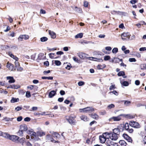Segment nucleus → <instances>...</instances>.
Wrapping results in <instances>:
<instances>
[{
    "mask_svg": "<svg viewBox=\"0 0 146 146\" xmlns=\"http://www.w3.org/2000/svg\"><path fill=\"white\" fill-rule=\"evenodd\" d=\"M116 88V87L115 85H112L110 86L109 88L110 90H114Z\"/></svg>",
    "mask_w": 146,
    "mask_h": 146,
    "instance_id": "79ce46f5",
    "label": "nucleus"
},
{
    "mask_svg": "<svg viewBox=\"0 0 146 146\" xmlns=\"http://www.w3.org/2000/svg\"><path fill=\"white\" fill-rule=\"evenodd\" d=\"M66 119L68 121L70 124L74 125L75 122L74 118L72 117H66Z\"/></svg>",
    "mask_w": 146,
    "mask_h": 146,
    "instance_id": "7ed1b4c3",
    "label": "nucleus"
},
{
    "mask_svg": "<svg viewBox=\"0 0 146 146\" xmlns=\"http://www.w3.org/2000/svg\"><path fill=\"white\" fill-rule=\"evenodd\" d=\"M16 68H17V70L18 71H21L23 70V68L21 67L20 66H19L18 67H17Z\"/></svg>",
    "mask_w": 146,
    "mask_h": 146,
    "instance_id": "864d4df0",
    "label": "nucleus"
},
{
    "mask_svg": "<svg viewBox=\"0 0 146 146\" xmlns=\"http://www.w3.org/2000/svg\"><path fill=\"white\" fill-rule=\"evenodd\" d=\"M81 119L84 121H87L89 120V119L86 116L82 115L80 117Z\"/></svg>",
    "mask_w": 146,
    "mask_h": 146,
    "instance_id": "393cba45",
    "label": "nucleus"
},
{
    "mask_svg": "<svg viewBox=\"0 0 146 146\" xmlns=\"http://www.w3.org/2000/svg\"><path fill=\"white\" fill-rule=\"evenodd\" d=\"M119 136L113 132H111L110 138L112 140L115 141L117 139Z\"/></svg>",
    "mask_w": 146,
    "mask_h": 146,
    "instance_id": "20e7f679",
    "label": "nucleus"
},
{
    "mask_svg": "<svg viewBox=\"0 0 146 146\" xmlns=\"http://www.w3.org/2000/svg\"><path fill=\"white\" fill-rule=\"evenodd\" d=\"M129 33H123L121 35V39H122V38H129Z\"/></svg>",
    "mask_w": 146,
    "mask_h": 146,
    "instance_id": "a211bd4d",
    "label": "nucleus"
},
{
    "mask_svg": "<svg viewBox=\"0 0 146 146\" xmlns=\"http://www.w3.org/2000/svg\"><path fill=\"white\" fill-rule=\"evenodd\" d=\"M105 143L106 146H114V142L110 140H107Z\"/></svg>",
    "mask_w": 146,
    "mask_h": 146,
    "instance_id": "dca6fc26",
    "label": "nucleus"
},
{
    "mask_svg": "<svg viewBox=\"0 0 146 146\" xmlns=\"http://www.w3.org/2000/svg\"><path fill=\"white\" fill-rule=\"evenodd\" d=\"M123 127L118 126L117 128L113 130V132L119 136L120 132L123 130Z\"/></svg>",
    "mask_w": 146,
    "mask_h": 146,
    "instance_id": "f257e3e1",
    "label": "nucleus"
},
{
    "mask_svg": "<svg viewBox=\"0 0 146 146\" xmlns=\"http://www.w3.org/2000/svg\"><path fill=\"white\" fill-rule=\"evenodd\" d=\"M125 129L130 133L133 132V130L132 128H129V124L126 123L125 125Z\"/></svg>",
    "mask_w": 146,
    "mask_h": 146,
    "instance_id": "0eeeda50",
    "label": "nucleus"
},
{
    "mask_svg": "<svg viewBox=\"0 0 146 146\" xmlns=\"http://www.w3.org/2000/svg\"><path fill=\"white\" fill-rule=\"evenodd\" d=\"M36 56V53H35L33 55H32L31 57V59L33 60H35V58Z\"/></svg>",
    "mask_w": 146,
    "mask_h": 146,
    "instance_id": "5fc2aeb1",
    "label": "nucleus"
},
{
    "mask_svg": "<svg viewBox=\"0 0 146 146\" xmlns=\"http://www.w3.org/2000/svg\"><path fill=\"white\" fill-rule=\"evenodd\" d=\"M11 88L12 89H17L20 87V86L19 85H11Z\"/></svg>",
    "mask_w": 146,
    "mask_h": 146,
    "instance_id": "f704fd0d",
    "label": "nucleus"
},
{
    "mask_svg": "<svg viewBox=\"0 0 146 146\" xmlns=\"http://www.w3.org/2000/svg\"><path fill=\"white\" fill-rule=\"evenodd\" d=\"M60 93L62 96H63L65 94V92L63 90H61L60 91Z\"/></svg>",
    "mask_w": 146,
    "mask_h": 146,
    "instance_id": "69168bd1",
    "label": "nucleus"
},
{
    "mask_svg": "<svg viewBox=\"0 0 146 146\" xmlns=\"http://www.w3.org/2000/svg\"><path fill=\"white\" fill-rule=\"evenodd\" d=\"M51 137V136L50 135H48L46 137V139L48 140H50Z\"/></svg>",
    "mask_w": 146,
    "mask_h": 146,
    "instance_id": "0e129e2a",
    "label": "nucleus"
},
{
    "mask_svg": "<svg viewBox=\"0 0 146 146\" xmlns=\"http://www.w3.org/2000/svg\"><path fill=\"white\" fill-rule=\"evenodd\" d=\"M52 134L53 137L54 138H57L59 137L60 136V135L56 132H53Z\"/></svg>",
    "mask_w": 146,
    "mask_h": 146,
    "instance_id": "cd10ccee",
    "label": "nucleus"
},
{
    "mask_svg": "<svg viewBox=\"0 0 146 146\" xmlns=\"http://www.w3.org/2000/svg\"><path fill=\"white\" fill-rule=\"evenodd\" d=\"M42 79H48V80H52L53 79V77L51 76H49V77H46V76H43L41 78Z\"/></svg>",
    "mask_w": 146,
    "mask_h": 146,
    "instance_id": "473e14b6",
    "label": "nucleus"
},
{
    "mask_svg": "<svg viewBox=\"0 0 146 146\" xmlns=\"http://www.w3.org/2000/svg\"><path fill=\"white\" fill-rule=\"evenodd\" d=\"M127 116L129 119H132L134 118L135 117L134 115H133L130 114H128Z\"/></svg>",
    "mask_w": 146,
    "mask_h": 146,
    "instance_id": "49530a36",
    "label": "nucleus"
},
{
    "mask_svg": "<svg viewBox=\"0 0 146 146\" xmlns=\"http://www.w3.org/2000/svg\"><path fill=\"white\" fill-rule=\"evenodd\" d=\"M48 33L49 35L52 38H56V33L53 31L50 30L48 31Z\"/></svg>",
    "mask_w": 146,
    "mask_h": 146,
    "instance_id": "ddd939ff",
    "label": "nucleus"
},
{
    "mask_svg": "<svg viewBox=\"0 0 146 146\" xmlns=\"http://www.w3.org/2000/svg\"><path fill=\"white\" fill-rule=\"evenodd\" d=\"M113 93V94L116 96H117L118 95V93L115 90H113V91H111L110 92V93Z\"/></svg>",
    "mask_w": 146,
    "mask_h": 146,
    "instance_id": "09e8293b",
    "label": "nucleus"
},
{
    "mask_svg": "<svg viewBox=\"0 0 146 146\" xmlns=\"http://www.w3.org/2000/svg\"><path fill=\"white\" fill-rule=\"evenodd\" d=\"M106 67V66L105 64H98L97 66V68L98 69H102L103 68H105Z\"/></svg>",
    "mask_w": 146,
    "mask_h": 146,
    "instance_id": "b1692460",
    "label": "nucleus"
},
{
    "mask_svg": "<svg viewBox=\"0 0 146 146\" xmlns=\"http://www.w3.org/2000/svg\"><path fill=\"white\" fill-rule=\"evenodd\" d=\"M19 138L18 136L16 135H10L9 139L14 142H16L18 140Z\"/></svg>",
    "mask_w": 146,
    "mask_h": 146,
    "instance_id": "6e6552de",
    "label": "nucleus"
},
{
    "mask_svg": "<svg viewBox=\"0 0 146 146\" xmlns=\"http://www.w3.org/2000/svg\"><path fill=\"white\" fill-rule=\"evenodd\" d=\"M22 117L21 116H20L17 118V120L18 121H20L22 120Z\"/></svg>",
    "mask_w": 146,
    "mask_h": 146,
    "instance_id": "680f3d73",
    "label": "nucleus"
},
{
    "mask_svg": "<svg viewBox=\"0 0 146 146\" xmlns=\"http://www.w3.org/2000/svg\"><path fill=\"white\" fill-rule=\"evenodd\" d=\"M84 84V82L82 81H80L78 83V85L79 86H81Z\"/></svg>",
    "mask_w": 146,
    "mask_h": 146,
    "instance_id": "6e6d98bb",
    "label": "nucleus"
},
{
    "mask_svg": "<svg viewBox=\"0 0 146 146\" xmlns=\"http://www.w3.org/2000/svg\"><path fill=\"white\" fill-rule=\"evenodd\" d=\"M7 66L10 70H12L13 69V65L12 64H7Z\"/></svg>",
    "mask_w": 146,
    "mask_h": 146,
    "instance_id": "7c9ffc66",
    "label": "nucleus"
},
{
    "mask_svg": "<svg viewBox=\"0 0 146 146\" xmlns=\"http://www.w3.org/2000/svg\"><path fill=\"white\" fill-rule=\"evenodd\" d=\"M135 38V36L134 35H133L131 36H130V35H129V38H122L123 40H134Z\"/></svg>",
    "mask_w": 146,
    "mask_h": 146,
    "instance_id": "6ab92c4d",
    "label": "nucleus"
},
{
    "mask_svg": "<svg viewBox=\"0 0 146 146\" xmlns=\"http://www.w3.org/2000/svg\"><path fill=\"white\" fill-rule=\"evenodd\" d=\"M123 137L129 142H132V140L131 138L127 134L125 133L123 134Z\"/></svg>",
    "mask_w": 146,
    "mask_h": 146,
    "instance_id": "9d476101",
    "label": "nucleus"
},
{
    "mask_svg": "<svg viewBox=\"0 0 146 146\" xmlns=\"http://www.w3.org/2000/svg\"><path fill=\"white\" fill-rule=\"evenodd\" d=\"M122 85L124 86H127L129 85V82L127 81H123L122 83Z\"/></svg>",
    "mask_w": 146,
    "mask_h": 146,
    "instance_id": "e433bc0d",
    "label": "nucleus"
},
{
    "mask_svg": "<svg viewBox=\"0 0 146 146\" xmlns=\"http://www.w3.org/2000/svg\"><path fill=\"white\" fill-rule=\"evenodd\" d=\"M26 96L27 98H29L31 96V95L30 92L27 91L26 92Z\"/></svg>",
    "mask_w": 146,
    "mask_h": 146,
    "instance_id": "a18cd8bd",
    "label": "nucleus"
},
{
    "mask_svg": "<svg viewBox=\"0 0 146 146\" xmlns=\"http://www.w3.org/2000/svg\"><path fill=\"white\" fill-rule=\"evenodd\" d=\"M129 60L130 62H135L136 61V60L134 58H129Z\"/></svg>",
    "mask_w": 146,
    "mask_h": 146,
    "instance_id": "c03bdc74",
    "label": "nucleus"
},
{
    "mask_svg": "<svg viewBox=\"0 0 146 146\" xmlns=\"http://www.w3.org/2000/svg\"><path fill=\"white\" fill-rule=\"evenodd\" d=\"M27 133L28 134L31 135V138L32 139H34L35 140H37V138H36V133L35 132L29 130L28 131Z\"/></svg>",
    "mask_w": 146,
    "mask_h": 146,
    "instance_id": "39448f33",
    "label": "nucleus"
},
{
    "mask_svg": "<svg viewBox=\"0 0 146 146\" xmlns=\"http://www.w3.org/2000/svg\"><path fill=\"white\" fill-rule=\"evenodd\" d=\"M83 36V34L82 33H79L75 36V38H82Z\"/></svg>",
    "mask_w": 146,
    "mask_h": 146,
    "instance_id": "2f4dec72",
    "label": "nucleus"
},
{
    "mask_svg": "<svg viewBox=\"0 0 146 146\" xmlns=\"http://www.w3.org/2000/svg\"><path fill=\"white\" fill-rule=\"evenodd\" d=\"M38 108L36 107H33L32 108V110H30V111H34L35 110H37Z\"/></svg>",
    "mask_w": 146,
    "mask_h": 146,
    "instance_id": "e2e57ef3",
    "label": "nucleus"
},
{
    "mask_svg": "<svg viewBox=\"0 0 146 146\" xmlns=\"http://www.w3.org/2000/svg\"><path fill=\"white\" fill-rule=\"evenodd\" d=\"M2 134L1 136H2L3 137L7 139H9L10 135L7 133L2 132Z\"/></svg>",
    "mask_w": 146,
    "mask_h": 146,
    "instance_id": "412c9836",
    "label": "nucleus"
},
{
    "mask_svg": "<svg viewBox=\"0 0 146 146\" xmlns=\"http://www.w3.org/2000/svg\"><path fill=\"white\" fill-rule=\"evenodd\" d=\"M86 108L83 109H80L79 110L80 112H86Z\"/></svg>",
    "mask_w": 146,
    "mask_h": 146,
    "instance_id": "13d9d810",
    "label": "nucleus"
},
{
    "mask_svg": "<svg viewBox=\"0 0 146 146\" xmlns=\"http://www.w3.org/2000/svg\"><path fill=\"white\" fill-rule=\"evenodd\" d=\"M7 79L9 80L8 82L9 83H13L15 82V80L14 79V78L12 76H7L6 77Z\"/></svg>",
    "mask_w": 146,
    "mask_h": 146,
    "instance_id": "2eb2a0df",
    "label": "nucleus"
},
{
    "mask_svg": "<svg viewBox=\"0 0 146 146\" xmlns=\"http://www.w3.org/2000/svg\"><path fill=\"white\" fill-rule=\"evenodd\" d=\"M139 50L141 51H144L146 50V47H143L141 48H139Z\"/></svg>",
    "mask_w": 146,
    "mask_h": 146,
    "instance_id": "052dcab7",
    "label": "nucleus"
},
{
    "mask_svg": "<svg viewBox=\"0 0 146 146\" xmlns=\"http://www.w3.org/2000/svg\"><path fill=\"white\" fill-rule=\"evenodd\" d=\"M129 125L132 127L135 128H139L140 127V125L138 123L133 121H130Z\"/></svg>",
    "mask_w": 146,
    "mask_h": 146,
    "instance_id": "f03ea898",
    "label": "nucleus"
},
{
    "mask_svg": "<svg viewBox=\"0 0 146 146\" xmlns=\"http://www.w3.org/2000/svg\"><path fill=\"white\" fill-rule=\"evenodd\" d=\"M73 59L75 61V62H76L77 63L79 62V60L76 57H74L73 58Z\"/></svg>",
    "mask_w": 146,
    "mask_h": 146,
    "instance_id": "bf43d9fd",
    "label": "nucleus"
},
{
    "mask_svg": "<svg viewBox=\"0 0 146 146\" xmlns=\"http://www.w3.org/2000/svg\"><path fill=\"white\" fill-rule=\"evenodd\" d=\"M23 131L20 129L17 133V135L21 137L23 136Z\"/></svg>",
    "mask_w": 146,
    "mask_h": 146,
    "instance_id": "c756f323",
    "label": "nucleus"
},
{
    "mask_svg": "<svg viewBox=\"0 0 146 146\" xmlns=\"http://www.w3.org/2000/svg\"><path fill=\"white\" fill-rule=\"evenodd\" d=\"M20 129L23 131H25L27 130V127L25 124H23L20 126Z\"/></svg>",
    "mask_w": 146,
    "mask_h": 146,
    "instance_id": "9b49d317",
    "label": "nucleus"
},
{
    "mask_svg": "<svg viewBox=\"0 0 146 146\" xmlns=\"http://www.w3.org/2000/svg\"><path fill=\"white\" fill-rule=\"evenodd\" d=\"M29 36L27 35H20L18 38L19 40L22 41L23 39L25 40H27L29 38Z\"/></svg>",
    "mask_w": 146,
    "mask_h": 146,
    "instance_id": "1a4fd4ad",
    "label": "nucleus"
},
{
    "mask_svg": "<svg viewBox=\"0 0 146 146\" xmlns=\"http://www.w3.org/2000/svg\"><path fill=\"white\" fill-rule=\"evenodd\" d=\"M111 13L112 15H121L122 14L123 12H122L119 11H116L115 10H113L111 11Z\"/></svg>",
    "mask_w": 146,
    "mask_h": 146,
    "instance_id": "4468645a",
    "label": "nucleus"
},
{
    "mask_svg": "<svg viewBox=\"0 0 146 146\" xmlns=\"http://www.w3.org/2000/svg\"><path fill=\"white\" fill-rule=\"evenodd\" d=\"M122 114H121L119 115L117 117H112L110 118L109 119L110 121H111L112 120H113L114 121H120L121 119L120 116H122Z\"/></svg>",
    "mask_w": 146,
    "mask_h": 146,
    "instance_id": "423d86ee",
    "label": "nucleus"
},
{
    "mask_svg": "<svg viewBox=\"0 0 146 146\" xmlns=\"http://www.w3.org/2000/svg\"><path fill=\"white\" fill-rule=\"evenodd\" d=\"M55 63L56 66H58L60 65L61 64V62L59 60H55Z\"/></svg>",
    "mask_w": 146,
    "mask_h": 146,
    "instance_id": "ea45409f",
    "label": "nucleus"
},
{
    "mask_svg": "<svg viewBox=\"0 0 146 146\" xmlns=\"http://www.w3.org/2000/svg\"><path fill=\"white\" fill-rule=\"evenodd\" d=\"M22 107L18 106L15 108V110L17 111H18L22 110Z\"/></svg>",
    "mask_w": 146,
    "mask_h": 146,
    "instance_id": "de8ad7c7",
    "label": "nucleus"
},
{
    "mask_svg": "<svg viewBox=\"0 0 146 146\" xmlns=\"http://www.w3.org/2000/svg\"><path fill=\"white\" fill-rule=\"evenodd\" d=\"M131 104V102L129 101L125 100L124 101V104L126 106H129Z\"/></svg>",
    "mask_w": 146,
    "mask_h": 146,
    "instance_id": "58836bf2",
    "label": "nucleus"
},
{
    "mask_svg": "<svg viewBox=\"0 0 146 146\" xmlns=\"http://www.w3.org/2000/svg\"><path fill=\"white\" fill-rule=\"evenodd\" d=\"M106 138L102 135L99 136V139L100 142L102 143H104L105 142L106 140Z\"/></svg>",
    "mask_w": 146,
    "mask_h": 146,
    "instance_id": "f8f14e48",
    "label": "nucleus"
},
{
    "mask_svg": "<svg viewBox=\"0 0 146 146\" xmlns=\"http://www.w3.org/2000/svg\"><path fill=\"white\" fill-rule=\"evenodd\" d=\"M112 52L114 54H116L118 51V49L117 48H114L112 50Z\"/></svg>",
    "mask_w": 146,
    "mask_h": 146,
    "instance_id": "4c0bfd02",
    "label": "nucleus"
},
{
    "mask_svg": "<svg viewBox=\"0 0 146 146\" xmlns=\"http://www.w3.org/2000/svg\"><path fill=\"white\" fill-rule=\"evenodd\" d=\"M125 75V72L124 71H121L119 72L117 74L118 76H123Z\"/></svg>",
    "mask_w": 146,
    "mask_h": 146,
    "instance_id": "c9c22d12",
    "label": "nucleus"
},
{
    "mask_svg": "<svg viewBox=\"0 0 146 146\" xmlns=\"http://www.w3.org/2000/svg\"><path fill=\"white\" fill-rule=\"evenodd\" d=\"M45 135V133L44 132L41 131H40L38 132V135L39 136L41 137L44 135Z\"/></svg>",
    "mask_w": 146,
    "mask_h": 146,
    "instance_id": "a19ab883",
    "label": "nucleus"
},
{
    "mask_svg": "<svg viewBox=\"0 0 146 146\" xmlns=\"http://www.w3.org/2000/svg\"><path fill=\"white\" fill-rule=\"evenodd\" d=\"M31 120V118L29 117H27L26 118H25L24 119V120L25 121H30Z\"/></svg>",
    "mask_w": 146,
    "mask_h": 146,
    "instance_id": "3c124183",
    "label": "nucleus"
},
{
    "mask_svg": "<svg viewBox=\"0 0 146 146\" xmlns=\"http://www.w3.org/2000/svg\"><path fill=\"white\" fill-rule=\"evenodd\" d=\"M44 56V54L42 53H40L38 56L37 60H41L43 59V57Z\"/></svg>",
    "mask_w": 146,
    "mask_h": 146,
    "instance_id": "4be33fe9",
    "label": "nucleus"
},
{
    "mask_svg": "<svg viewBox=\"0 0 146 146\" xmlns=\"http://www.w3.org/2000/svg\"><path fill=\"white\" fill-rule=\"evenodd\" d=\"M56 91H51L49 93L48 95V97L49 98H52L56 94Z\"/></svg>",
    "mask_w": 146,
    "mask_h": 146,
    "instance_id": "f3484780",
    "label": "nucleus"
},
{
    "mask_svg": "<svg viewBox=\"0 0 146 146\" xmlns=\"http://www.w3.org/2000/svg\"><path fill=\"white\" fill-rule=\"evenodd\" d=\"M91 116L92 118L95 119H98L99 118V116L96 113L92 114Z\"/></svg>",
    "mask_w": 146,
    "mask_h": 146,
    "instance_id": "c85d7f7f",
    "label": "nucleus"
},
{
    "mask_svg": "<svg viewBox=\"0 0 146 146\" xmlns=\"http://www.w3.org/2000/svg\"><path fill=\"white\" fill-rule=\"evenodd\" d=\"M111 133V132L109 133L106 132L103 133L102 135L106 137V138L108 139L109 138H110Z\"/></svg>",
    "mask_w": 146,
    "mask_h": 146,
    "instance_id": "5701e85b",
    "label": "nucleus"
},
{
    "mask_svg": "<svg viewBox=\"0 0 146 146\" xmlns=\"http://www.w3.org/2000/svg\"><path fill=\"white\" fill-rule=\"evenodd\" d=\"M86 112H92L94 111L95 110V109L90 107L86 108Z\"/></svg>",
    "mask_w": 146,
    "mask_h": 146,
    "instance_id": "aec40b11",
    "label": "nucleus"
},
{
    "mask_svg": "<svg viewBox=\"0 0 146 146\" xmlns=\"http://www.w3.org/2000/svg\"><path fill=\"white\" fill-rule=\"evenodd\" d=\"M119 143L121 146H126L127 145V143L124 140H120Z\"/></svg>",
    "mask_w": 146,
    "mask_h": 146,
    "instance_id": "bb28decb",
    "label": "nucleus"
},
{
    "mask_svg": "<svg viewBox=\"0 0 146 146\" xmlns=\"http://www.w3.org/2000/svg\"><path fill=\"white\" fill-rule=\"evenodd\" d=\"M48 39L46 37H43L40 38V41L42 42H44L46 41Z\"/></svg>",
    "mask_w": 146,
    "mask_h": 146,
    "instance_id": "72a5a7b5",
    "label": "nucleus"
},
{
    "mask_svg": "<svg viewBox=\"0 0 146 146\" xmlns=\"http://www.w3.org/2000/svg\"><path fill=\"white\" fill-rule=\"evenodd\" d=\"M88 3L87 1H84V6L85 7H87L88 6Z\"/></svg>",
    "mask_w": 146,
    "mask_h": 146,
    "instance_id": "8fccbe9b",
    "label": "nucleus"
},
{
    "mask_svg": "<svg viewBox=\"0 0 146 146\" xmlns=\"http://www.w3.org/2000/svg\"><path fill=\"white\" fill-rule=\"evenodd\" d=\"M15 63L16 68L20 66L19 64L18 61H15Z\"/></svg>",
    "mask_w": 146,
    "mask_h": 146,
    "instance_id": "338daca9",
    "label": "nucleus"
},
{
    "mask_svg": "<svg viewBox=\"0 0 146 146\" xmlns=\"http://www.w3.org/2000/svg\"><path fill=\"white\" fill-rule=\"evenodd\" d=\"M84 54H83L82 53H79V54L78 55L79 57L81 58H84Z\"/></svg>",
    "mask_w": 146,
    "mask_h": 146,
    "instance_id": "603ef678",
    "label": "nucleus"
},
{
    "mask_svg": "<svg viewBox=\"0 0 146 146\" xmlns=\"http://www.w3.org/2000/svg\"><path fill=\"white\" fill-rule=\"evenodd\" d=\"M19 101V99L18 98H15L13 97L12 98L11 100V103H14L18 102Z\"/></svg>",
    "mask_w": 146,
    "mask_h": 146,
    "instance_id": "a878e982",
    "label": "nucleus"
},
{
    "mask_svg": "<svg viewBox=\"0 0 146 146\" xmlns=\"http://www.w3.org/2000/svg\"><path fill=\"white\" fill-rule=\"evenodd\" d=\"M44 65L46 66H48L49 65V62L47 61L46 62H45L44 63Z\"/></svg>",
    "mask_w": 146,
    "mask_h": 146,
    "instance_id": "774afa93",
    "label": "nucleus"
},
{
    "mask_svg": "<svg viewBox=\"0 0 146 146\" xmlns=\"http://www.w3.org/2000/svg\"><path fill=\"white\" fill-rule=\"evenodd\" d=\"M114 107H115L114 105L113 104H111L110 105H109L108 106V108L109 109H111V108H114Z\"/></svg>",
    "mask_w": 146,
    "mask_h": 146,
    "instance_id": "4d7b16f0",
    "label": "nucleus"
},
{
    "mask_svg": "<svg viewBox=\"0 0 146 146\" xmlns=\"http://www.w3.org/2000/svg\"><path fill=\"white\" fill-rule=\"evenodd\" d=\"M110 58V57L109 56H104V59L105 60H108Z\"/></svg>",
    "mask_w": 146,
    "mask_h": 146,
    "instance_id": "37998d69",
    "label": "nucleus"
}]
</instances>
